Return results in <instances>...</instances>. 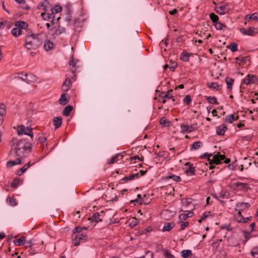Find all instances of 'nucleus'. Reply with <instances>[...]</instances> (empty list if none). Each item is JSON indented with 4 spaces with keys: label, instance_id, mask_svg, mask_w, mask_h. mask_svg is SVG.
Here are the masks:
<instances>
[{
    "label": "nucleus",
    "instance_id": "412c9836",
    "mask_svg": "<svg viewBox=\"0 0 258 258\" xmlns=\"http://www.w3.org/2000/svg\"><path fill=\"white\" fill-rule=\"evenodd\" d=\"M53 124L55 129L60 127L62 124V119L61 117H55L53 119Z\"/></svg>",
    "mask_w": 258,
    "mask_h": 258
},
{
    "label": "nucleus",
    "instance_id": "2f4dec72",
    "mask_svg": "<svg viewBox=\"0 0 258 258\" xmlns=\"http://www.w3.org/2000/svg\"><path fill=\"white\" fill-rule=\"evenodd\" d=\"M233 82H234V79L229 78V77H227L226 78V83L227 84V89L230 91L231 90V89L232 88V85H233Z\"/></svg>",
    "mask_w": 258,
    "mask_h": 258
},
{
    "label": "nucleus",
    "instance_id": "09e8293b",
    "mask_svg": "<svg viewBox=\"0 0 258 258\" xmlns=\"http://www.w3.org/2000/svg\"><path fill=\"white\" fill-rule=\"evenodd\" d=\"M209 87L210 88L215 89L216 90H219L221 89V86L217 83H212L209 85Z\"/></svg>",
    "mask_w": 258,
    "mask_h": 258
},
{
    "label": "nucleus",
    "instance_id": "3c124183",
    "mask_svg": "<svg viewBox=\"0 0 258 258\" xmlns=\"http://www.w3.org/2000/svg\"><path fill=\"white\" fill-rule=\"evenodd\" d=\"M160 123L161 124L163 125L164 126H169L170 124V122L164 117L161 118Z\"/></svg>",
    "mask_w": 258,
    "mask_h": 258
},
{
    "label": "nucleus",
    "instance_id": "9b49d317",
    "mask_svg": "<svg viewBox=\"0 0 258 258\" xmlns=\"http://www.w3.org/2000/svg\"><path fill=\"white\" fill-rule=\"evenodd\" d=\"M72 86V82L70 78H67L61 86V90L63 92L69 91Z\"/></svg>",
    "mask_w": 258,
    "mask_h": 258
},
{
    "label": "nucleus",
    "instance_id": "603ef678",
    "mask_svg": "<svg viewBox=\"0 0 258 258\" xmlns=\"http://www.w3.org/2000/svg\"><path fill=\"white\" fill-rule=\"evenodd\" d=\"M210 17L211 20L213 21L214 23H215L218 22L219 17L217 15H215L214 13H211L210 15Z\"/></svg>",
    "mask_w": 258,
    "mask_h": 258
},
{
    "label": "nucleus",
    "instance_id": "ddd939ff",
    "mask_svg": "<svg viewBox=\"0 0 258 258\" xmlns=\"http://www.w3.org/2000/svg\"><path fill=\"white\" fill-rule=\"evenodd\" d=\"M78 61V60H76V61L74 60V57L73 56H72L70 57V60L69 61V64L70 66L71 67V70L73 74H74L77 70V68H78V66H77V63Z\"/></svg>",
    "mask_w": 258,
    "mask_h": 258
},
{
    "label": "nucleus",
    "instance_id": "393cba45",
    "mask_svg": "<svg viewBox=\"0 0 258 258\" xmlns=\"http://www.w3.org/2000/svg\"><path fill=\"white\" fill-rule=\"evenodd\" d=\"M26 240V237L25 236H22L19 239L14 240V244L17 246L23 245L25 244Z\"/></svg>",
    "mask_w": 258,
    "mask_h": 258
},
{
    "label": "nucleus",
    "instance_id": "4be33fe9",
    "mask_svg": "<svg viewBox=\"0 0 258 258\" xmlns=\"http://www.w3.org/2000/svg\"><path fill=\"white\" fill-rule=\"evenodd\" d=\"M234 219L238 223H245L244 218L241 215V213L238 212L237 214L234 216Z\"/></svg>",
    "mask_w": 258,
    "mask_h": 258
},
{
    "label": "nucleus",
    "instance_id": "0e129e2a",
    "mask_svg": "<svg viewBox=\"0 0 258 258\" xmlns=\"http://www.w3.org/2000/svg\"><path fill=\"white\" fill-rule=\"evenodd\" d=\"M81 240V239H79V238L75 235L74 238H73V243H74V245L75 246L79 245L80 244Z\"/></svg>",
    "mask_w": 258,
    "mask_h": 258
},
{
    "label": "nucleus",
    "instance_id": "c85d7f7f",
    "mask_svg": "<svg viewBox=\"0 0 258 258\" xmlns=\"http://www.w3.org/2000/svg\"><path fill=\"white\" fill-rule=\"evenodd\" d=\"M12 34L15 37H18L22 34V30L17 27L12 29Z\"/></svg>",
    "mask_w": 258,
    "mask_h": 258
},
{
    "label": "nucleus",
    "instance_id": "774afa93",
    "mask_svg": "<svg viewBox=\"0 0 258 258\" xmlns=\"http://www.w3.org/2000/svg\"><path fill=\"white\" fill-rule=\"evenodd\" d=\"M164 255L166 258H173L174 256L172 255L168 250L164 251Z\"/></svg>",
    "mask_w": 258,
    "mask_h": 258
},
{
    "label": "nucleus",
    "instance_id": "37998d69",
    "mask_svg": "<svg viewBox=\"0 0 258 258\" xmlns=\"http://www.w3.org/2000/svg\"><path fill=\"white\" fill-rule=\"evenodd\" d=\"M62 8L59 5H56L54 7L52 8L51 9V13L52 15H53L55 13H57L58 12H59L61 11Z\"/></svg>",
    "mask_w": 258,
    "mask_h": 258
},
{
    "label": "nucleus",
    "instance_id": "aec40b11",
    "mask_svg": "<svg viewBox=\"0 0 258 258\" xmlns=\"http://www.w3.org/2000/svg\"><path fill=\"white\" fill-rule=\"evenodd\" d=\"M244 19L247 22L250 21L251 20L258 21V14L256 13H255L252 14L247 15L245 16Z\"/></svg>",
    "mask_w": 258,
    "mask_h": 258
},
{
    "label": "nucleus",
    "instance_id": "1a4fd4ad",
    "mask_svg": "<svg viewBox=\"0 0 258 258\" xmlns=\"http://www.w3.org/2000/svg\"><path fill=\"white\" fill-rule=\"evenodd\" d=\"M215 10L216 13L220 15H224L229 11V9L227 7V5L216 7Z\"/></svg>",
    "mask_w": 258,
    "mask_h": 258
},
{
    "label": "nucleus",
    "instance_id": "4c0bfd02",
    "mask_svg": "<svg viewBox=\"0 0 258 258\" xmlns=\"http://www.w3.org/2000/svg\"><path fill=\"white\" fill-rule=\"evenodd\" d=\"M66 32V29L64 27H61L59 25L58 26L57 29H55L54 34L56 35H59L62 33Z\"/></svg>",
    "mask_w": 258,
    "mask_h": 258
},
{
    "label": "nucleus",
    "instance_id": "58836bf2",
    "mask_svg": "<svg viewBox=\"0 0 258 258\" xmlns=\"http://www.w3.org/2000/svg\"><path fill=\"white\" fill-rule=\"evenodd\" d=\"M100 215L99 213H95L91 218H90L89 219H91L92 220H94L95 222H98L99 221H101V219L100 218Z\"/></svg>",
    "mask_w": 258,
    "mask_h": 258
},
{
    "label": "nucleus",
    "instance_id": "de8ad7c7",
    "mask_svg": "<svg viewBox=\"0 0 258 258\" xmlns=\"http://www.w3.org/2000/svg\"><path fill=\"white\" fill-rule=\"evenodd\" d=\"M214 25L217 30H222L223 28H226V25L219 22L214 23Z\"/></svg>",
    "mask_w": 258,
    "mask_h": 258
},
{
    "label": "nucleus",
    "instance_id": "2eb2a0df",
    "mask_svg": "<svg viewBox=\"0 0 258 258\" xmlns=\"http://www.w3.org/2000/svg\"><path fill=\"white\" fill-rule=\"evenodd\" d=\"M227 130V127L225 124H222L216 128V133L218 135L223 136Z\"/></svg>",
    "mask_w": 258,
    "mask_h": 258
},
{
    "label": "nucleus",
    "instance_id": "20e7f679",
    "mask_svg": "<svg viewBox=\"0 0 258 258\" xmlns=\"http://www.w3.org/2000/svg\"><path fill=\"white\" fill-rule=\"evenodd\" d=\"M258 82V78L254 75L248 74L247 76L242 80V83L246 85L251 84H256Z\"/></svg>",
    "mask_w": 258,
    "mask_h": 258
},
{
    "label": "nucleus",
    "instance_id": "680f3d73",
    "mask_svg": "<svg viewBox=\"0 0 258 258\" xmlns=\"http://www.w3.org/2000/svg\"><path fill=\"white\" fill-rule=\"evenodd\" d=\"M7 201L9 202L10 203V205L13 206H15L17 204L16 200L13 198L8 197L7 198Z\"/></svg>",
    "mask_w": 258,
    "mask_h": 258
},
{
    "label": "nucleus",
    "instance_id": "ea45409f",
    "mask_svg": "<svg viewBox=\"0 0 258 258\" xmlns=\"http://www.w3.org/2000/svg\"><path fill=\"white\" fill-rule=\"evenodd\" d=\"M181 256L183 258H187L189 256H190L192 254V252H191V250H188V249L183 250L181 251Z\"/></svg>",
    "mask_w": 258,
    "mask_h": 258
},
{
    "label": "nucleus",
    "instance_id": "a18cd8bd",
    "mask_svg": "<svg viewBox=\"0 0 258 258\" xmlns=\"http://www.w3.org/2000/svg\"><path fill=\"white\" fill-rule=\"evenodd\" d=\"M21 184V181L19 179L16 178L13 180V182L11 183V187L16 188L18 187L19 185Z\"/></svg>",
    "mask_w": 258,
    "mask_h": 258
},
{
    "label": "nucleus",
    "instance_id": "6e6d98bb",
    "mask_svg": "<svg viewBox=\"0 0 258 258\" xmlns=\"http://www.w3.org/2000/svg\"><path fill=\"white\" fill-rule=\"evenodd\" d=\"M229 195L230 194L228 191H221L220 193L219 197L223 199H228L229 198Z\"/></svg>",
    "mask_w": 258,
    "mask_h": 258
},
{
    "label": "nucleus",
    "instance_id": "a878e982",
    "mask_svg": "<svg viewBox=\"0 0 258 258\" xmlns=\"http://www.w3.org/2000/svg\"><path fill=\"white\" fill-rule=\"evenodd\" d=\"M175 226L174 223H166L163 228L162 231H170Z\"/></svg>",
    "mask_w": 258,
    "mask_h": 258
},
{
    "label": "nucleus",
    "instance_id": "7c9ffc66",
    "mask_svg": "<svg viewBox=\"0 0 258 258\" xmlns=\"http://www.w3.org/2000/svg\"><path fill=\"white\" fill-rule=\"evenodd\" d=\"M238 118V115L236 117H235L234 114H230L229 115L226 116L225 118V121L229 123H232L234 120H236Z\"/></svg>",
    "mask_w": 258,
    "mask_h": 258
},
{
    "label": "nucleus",
    "instance_id": "e433bc0d",
    "mask_svg": "<svg viewBox=\"0 0 258 258\" xmlns=\"http://www.w3.org/2000/svg\"><path fill=\"white\" fill-rule=\"evenodd\" d=\"M6 114V109L4 105L2 104L0 106V123L3 121V116Z\"/></svg>",
    "mask_w": 258,
    "mask_h": 258
},
{
    "label": "nucleus",
    "instance_id": "f257e3e1",
    "mask_svg": "<svg viewBox=\"0 0 258 258\" xmlns=\"http://www.w3.org/2000/svg\"><path fill=\"white\" fill-rule=\"evenodd\" d=\"M30 148V144L27 142L26 140H18L16 138H14L12 141L11 154L14 153L17 156H20L25 151L29 150Z\"/></svg>",
    "mask_w": 258,
    "mask_h": 258
},
{
    "label": "nucleus",
    "instance_id": "864d4df0",
    "mask_svg": "<svg viewBox=\"0 0 258 258\" xmlns=\"http://www.w3.org/2000/svg\"><path fill=\"white\" fill-rule=\"evenodd\" d=\"M81 240H86L87 238V235L83 232H81L76 235Z\"/></svg>",
    "mask_w": 258,
    "mask_h": 258
},
{
    "label": "nucleus",
    "instance_id": "49530a36",
    "mask_svg": "<svg viewBox=\"0 0 258 258\" xmlns=\"http://www.w3.org/2000/svg\"><path fill=\"white\" fill-rule=\"evenodd\" d=\"M167 179H172L174 181L179 182L181 180V178L180 176L176 175H171L169 176H167L166 177Z\"/></svg>",
    "mask_w": 258,
    "mask_h": 258
},
{
    "label": "nucleus",
    "instance_id": "13d9d810",
    "mask_svg": "<svg viewBox=\"0 0 258 258\" xmlns=\"http://www.w3.org/2000/svg\"><path fill=\"white\" fill-rule=\"evenodd\" d=\"M29 37H38L37 34H33L30 29H28L26 30V37L28 38Z\"/></svg>",
    "mask_w": 258,
    "mask_h": 258
},
{
    "label": "nucleus",
    "instance_id": "f03ea898",
    "mask_svg": "<svg viewBox=\"0 0 258 258\" xmlns=\"http://www.w3.org/2000/svg\"><path fill=\"white\" fill-rule=\"evenodd\" d=\"M229 186L235 190L247 191L249 188L247 183L235 182L234 180H231V182L229 183Z\"/></svg>",
    "mask_w": 258,
    "mask_h": 258
},
{
    "label": "nucleus",
    "instance_id": "7ed1b4c3",
    "mask_svg": "<svg viewBox=\"0 0 258 258\" xmlns=\"http://www.w3.org/2000/svg\"><path fill=\"white\" fill-rule=\"evenodd\" d=\"M17 132L19 135L25 134L33 138V134L32 132V128L28 127H25L24 125H20L17 127Z\"/></svg>",
    "mask_w": 258,
    "mask_h": 258
},
{
    "label": "nucleus",
    "instance_id": "f3484780",
    "mask_svg": "<svg viewBox=\"0 0 258 258\" xmlns=\"http://www.w3.org/2000/svg\"><path fill=\"white\" fill-rule=\"evenodd\" d=\"M192 55V53H188L186 51L184 50L180 56V59L185 61L187 62L189 61V57L190 56Z\"/></svg>",
    "mask_w": 258,
    "mask_h": 258
},
{
    "label": "nucleus",
    "instance_id": "b1692460",
    "mask_svg": "<svg viewBox=\"0 0 258 258\" xmlns=\"http://www.w3.org/2000/svg\"><path fill=\"white\" fill-rule=\"evenodd\" d=\"M59 103L62 105H66L68 102L69 100L67 99L66 97V94L64 93H63L61 95L60 97L58 100Z\"/></svg>",
    "mask_w": 258,
    "mask_h": 258
},
{
    "label": "nucleus",
    "instance_id": "473e14b6",
    "mask_svg": "<svg viewBox=\"0 0 258 258\" xmlns=\"http://www.w3.org/2000/svg\"><path fill=\"white\" fill-rule=\"evenodd\" d=\"M27 244L31 247L29 250V252L31 255H34L35 253L38 252V250L35 249V247L34 245H31V241H29L27 242Z\"/></svg>",
    "mask_w": 258,
    "mask_h": 258
},
{
    "label": "nucleus",
    "instance_id": "6ab92c4d",
    "mask_svg": "<svg viewBox=\"0 0 258 258\" xmlns=\"http://www.w3.org/2000/svg\"><path fill=\"white\" fill-rule=\"evenodd\" d=\"M53 43L49 40H46L44 41V48L45 50L48 51L53 48Z\"/></svg>",
    "mask_w": 258,
    "mask_h": 258
},
{
    "label": "nucleus",
    "instance_id": "8fccbe9b",
    "mask_svg": "<svg viewBox=\"0 0 258 258\" xmlns=\"http://www.w3.org/2000/svg\"><path fill=\"white\" fill-rule=\"evenodd\" d=\"M188 217H191V216H188V214L185 213H182L179 216V221L182 222L183 220H186Z\"/></svg>",
    "mask_w": 258,
    "mask_h": 258
},
{
    "label": "nucleus",
    "instance_id": "423d86ee",
    "mask_svg": "<svg viewBox=\"0 0 258 258\" xmlns=\"http://www.w3.org/2000/svg\"><path fill=\"white\" fill-rule=\"evenodd\" d=\"M250 206V205L248 203L238 202L236 204L235 211L241 213L242 211L247 209Z\"/></svg>",
    "mask_w": 258,
    "mask_h": 258
},
{
    "label": "nucleus",
    "instance_id": "dca6fc26",
    "mask_svg": "<svg viewBox=\"0 0 258 258\" xmlns=\"http://www.w3.org/2000/svg\"><path fill=\"white\" fill-rule=\"evenodd\" d=\"M185 166H188V168H187L185 172L187 175H193L195 174V167H193V165L189 163H186L185 164Z\"/></svg>",
    "mask_w": 258,
    "mask_h": 258
},
{
    "label": "nucleus",
    "instance_id": "6e6552de",
    "mask_svg": "<svg viewBox=\"0 0 258 258\" xmlns=\"http://www.w3.org/2000/svg\"><path fill=\"white\" fill-rule=\"evenodd\" d=\"M25 41L26 43L31 44L35 46L38 47L40 44V41L38 37H29L26 38Z\"/></svg>",
    "mask_w": 258,
    "mask_h": 258
},
{
    "label": "nucleus",
    "instance_id": "4468645a",
    "mask_svg": "<svg viewBox=\"0 0 258 258\" xmlns=\"http://www.w3.org/2000/svg\"><path fill=\"white\" fill-rule=\"evenodd\" d=\"M50 7L49 3L48 0H44L43 2H41L38 6L37 8L38 9H42L45 11H47Z\"/></svg>",
    "mask_w": 258,
    "mask_h": 258
},
{
    "label": "nucleus",
    "instance_id": "c756f323",
    "mask_svg": "<svg viewBox=\"0 0 258 258\" xmlns=\"http://www.w3.org/2000/svg\"><path fill=\"white\" fill-rule=\"evenodd\" d=\"M15 26L21 29H25L28 27V24L23 21H18L16 23Z\"/></svg>",
    "mask_w": 258,
    "mask_h": 258
},
{
    "label": "nucleus",
    "instance_id": "72a5a7b5",
    "mask_svg": "<svg viewBox=\"0 0 258 258\" xmlns=\"http://www.w3.org/2000/svg\"><path fill=\"white\" fill-rule=\"evenodd\" d=\"M227 48L230 49L232 52H235L238 50V44L236 42H232L227 46Z\"/></svg>",
    "mask_w": 258,
    "mask_h": 258
},
{
    "label": "nucleus",
    "instance_id": "a211bd4d",
    "mask_svg": "<svg viewBox=\"0 0 258 258\" xmlns=\"http://www.w3.org/2000/svg\"><path fill=\"white\" fill-rule=\"evenodd\" d=\"M172 90L171 89L168 91L166 92H162L161 95L162 96V100L161 101L162 103H164L165 102V98H172L173 96L172 94Z\"/></svg>",
    "mask_w": 258,
    "mask_h": 258
},
{
    "label": "nucleus",
    "instance_id": "39448f33",
    "mask_svg": "<svg viewBox=\"0 0 258 258\" xmlns=\"http://www.w3.org/2000/svg\"><path fill=\"white\" fill-rule=\"evenodd\" d=\"M240 32L244 35L248 36H253L258 33V29L257 28L250 27L248 29L246 30L244 28H240Z\"/></svg>",
    "mask_w": 258,
    "mask_h": 258
},
{
    "label": "nucleus",
    "instance_id": "5fc2aeb1",
    "mask_svg": "<svg viewBox=\"0 0 258 258\" xmlns=\"http://www.w3.org/2000/svg\"><path fill=\"white\" fill-rule=\"evenodd\" d=\"M235 59L237 60L236 62L238 63L239 66H242L244 64V62L246 60V58L245 57H242L240 58L236 57Z\"/></svg>",
    "mask_w": 258,
    "mask_h": 258
},
{
    "label": "nucleus",
    "instance_id": "bb28decb",
    "mask_svg": "<svg viewBox=\"0 0 258 258\" xmlns=\"http://www.w3.org/2000/svg\"><path fill=\"white\" fill-rule=\"evenodd\" d=\"M123 155L120 154H117L116 155L112 156L110 159V160L108 162L109 164H113L116 162L118 159H122L123 158Z\"/></svg>",
    "mask_w": 258,
    "mask_h": 258
},
{
    "label": "nucleus",
    "instance_id": "338daca9",
    "mask_svg": "<svg viewBox=\"0 0 258 258\" xmlns=\"http://www.w3.org/2000/svg\"><path fill=\"white\" fill-rule=\"evenodd\" d=\"M191 102V99L189 95H186L185 98L183 99V102L186 103L187 104H189Z\"/></svg>",
    "mask_w": 258,
    "mask_h": 258
},
{
    "label": "nucleus",
    "instance_id": "052dcab7",
    "mask_svg": "<svg viewBox=\"0 0 258 258\" xmlns=\"http://www.w3.org/2000/svg\"><path fill=\"white\" fill-rule=\"evenodd\" d=\"M142 258H153V254L150 251H146L145 255L141 257Z\"/></svg>",
    "mask_w": 258,
    "mask_h": 258
},
{
    "label": "nucleus",
    "instance_id": "f8f14e48",
    "mask_svg": "<svg viewBox=\"0 0 258 258\" xmlns=\"http://www.w3.org/2000/svg\"><path fill=\"white\" fill-rule=\"evenodd\" d=\"M208 161L209 163H213L215 164H218L220 163L218 154H215V155H213L212 154H209L208 155Z\"/></svg>",
    "mask_w": 258,
    "mask_h": 258
},
{
    "label": "nucleus",
    "instance_id": "5701e85b",
    "mask_svg": "<svg viewBox=\"0 0 258 258\" xmlns=\"http://www.w3.org/2000/svg\"><path fill=\"white\" fill-rule=\"evenodd\" d=\"M31 166V162H29L27 164L24 165L21 168H20L17 171V174L19 175H22L23 173H24L27 169Z\"/></svg>",
    "mask_w": 258,
    "mask_h": 258
},
{
    "label": "nucleus",
    "instance_id": "c9c22d12",
    "mask_svg": "<svg viewBox=\"0 0 258 258\" xmlns=\"http://www.w3.org/2000/svg\"><path fill=\"white\" fill-rule=\"evenodd\" d=\"M211 216V212L206 211L201 216L200 219L198 220L199 223H201L203 221L205 220L207 218Z\"/></svg>",
    "mask_w": 258,
    "mask_h": 258
},
{
    "label": "nucleus",
    "instance_id": "c03bdc74",
    "mask_svg": "<svg viewBox=\"0 0 258 258\" xmlns=\"http://www.w3.org/2000/svg\"><path fill=\"white\" fill-rule=\"evenodd\" d=\"M202 143L201 141H197L194 142L191 147V150H197L201 147Z\"/></svg>",
    "mask_w": 258,
    "mask_h": 258
},
{
    "label": "nucleus",
    "instance_id": "4d7b16f0",
    "mask_svg": "<svg viewBox=\"0 0 258 258\" xmlns=\"http://www.w3.org/2000/svg\"><path fill=\"white\" fill-rule=\"evenodd\" d=\"M250 253L253 257H258V247H255L252 248Z\"/></svg>",
    "mask_w": 258,
    "mask_h": 258
},
{
    "label": "nucleus",
    "instance_id": "69168bd1",
    "mask_svg": "<svg viewBox=\"0 0 258 258\" xmlns=\"http://www.w3.org/2000/svg\"><path fill=\"white\" fill-rule=\"evenodd\" d=\"M82 228L79 226L76 227L74 230H73V232L74 234H79L82 232Z\"/></svg>",
    "mask_w": 258,
    "mask_h": 258
},
{
    "label": "nucleus",
    "instance_id": "a19ab883",
    "mask_svg": "<svg viewBox=\"0 0 258 258\" xmlns=\"http://www.w3.org/2000/svg\"><path fill=\"white\" fill-rule=\"evenodd\" d=\"M41 16L43 20L48 21L49 19H51L53 15L52 14V13L48 14V13H46L45 12H44V13H41Z\"/></svg>",
    "mask_w": 258,
    "mask_h": 258
},
{
    "label": "nucleus",
    "instance_id": "79ce46f5",
    "mask_svg": "<svg viewBox=\"0 0 258 258\" xmlns=\"http://www.w3.org/2000/svg\"><path fill=\"white\" fill-rule=\"evenodd\" d=\"M206 99L210 103L213 104H218V102H217V98L215 97L208 96V97H207Z\"/></svg>",
    "mask_w": 258,
    "mask_h": 258
},
{
    "label": "nucleus",
    "instance_id": "bf43d9fd",
    "mask_svg": "<svg viewBox=\"0 0 258 258\" xmlns=\"http://www.w3.org/2000/svg\"><path fill=\"white\" fill-rule=\"evenodd\" d=\"M25 46L28 50L35 49L37 47L31 44L26 43V41H25Z\"/></svg>",
    "mask_w": 258,
    "mask_h": 258
},
{
    "label": "nucleus",
    "instance_id": "cd10ccee",
    "mask_svg": "<svg viewBox=\"0 0 258 258\" xmlns=\"http://www.w3.org/2000/svg\"><path fill=\"white\" fill-rule=\"evenodd\" d=\"M66 7L68 9V14L66 18V21L68 22L69 25H73L74 24V23L73 22V21L72 19V17L70 15V6L67 5L66 6Z\"/></svg>",
    "mask_w": 258,
    "mask_h": 258
},
{
    "label": "nucleus",
    "instance_id": "f704fd0d",
    "mask_svg": "<svg viewBox=\"0 0 258 258\" xmlns=\"http://www.w3.org/2000/svg\"><path fill=\"white\" fill-rule=\"evenodd\" d=\"M73 110V106L71 105L67 106L63 111V115L68 116L70 115V113Z\"/></svg>",
    "mask_w": 258,
    "mask_h": 258
},
{
    "label": "nucleus",
    "instance_id": "0eeeda50",
    "mask_svg": "<svg viewBox=\"0 0 258 258\" xmlns=\"http://www.w3.org/2000/svg\"><path fill=\"white\" fill-rule=\"evenodd\" d=\"M21 79L28 84H31L36 81V77L32 74H26Z\"/></svg>",
    "mask_w": 258,
    "mask_h": 258
},
{
    "label": "nucleus",
    "instance_id": "e2e57ef3",
    "mask_svg": "<svg viewBox=\"0 0 258 258\" xmlns=\"http://www.w3.org/2000/svg\"><path fill=\"white\" fill-rule=\"evenodd\" d=\"M46 141V138L43 135L40 136L38 138V142H39L40 143L42 144L43 148H44V144L45 143Z\"/></svg>",
    "mask_w": 258,
    "mask_h": 258
},
{
    "label": "nucleus",
    "instance_id": "9d476101",
    "mask_svg": "<svg viewBox=\"0 0 258 258\" xmlns=\"http://www.w3.org/2000/svg\"><path fill=\"white\" fill-rule=\"evenodd\" d=\"M181 133L183 134H185L186 133H190L192 131H196L197 130V127L194 126V125H188L182 124L181 125Z\"/></svg>",
    "mask_w": 258,
    "mask_h": 258
}]
</instances>
